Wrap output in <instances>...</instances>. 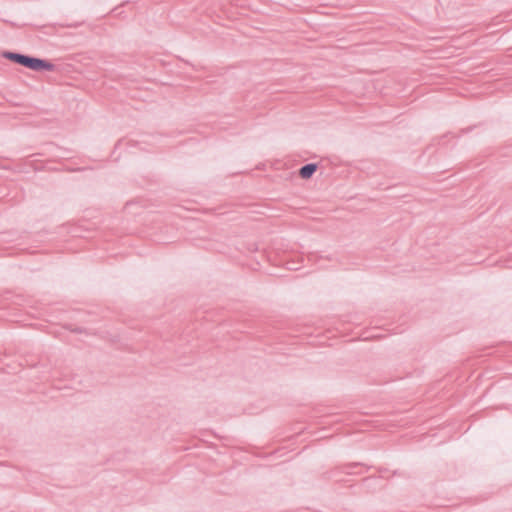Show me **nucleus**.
Masks as SVG:
<instances>
[{"label":"nucleus","mask_w":512,"mask_h":512,"mask_svg":"<svg viewBox=\"0 0 512 512\" xmlns=\"http://www.w3.org/2000/svg\"><path fill=\"white\" fill-rule=\"evenodd\" d=\"M55 64L52 63L48 59L39 58L36 56H31L30 62L28 65V69L36 72H44V71H54L55 70Z\"/></svg>","instance_id":"f257e3e1"},{"label":"nucleus","mask_w":512,"mask_h":512,"mask_svg":"<svg viewBox=\"0 0 512 512\" xmlns=\"http://www.w3.org/2000/svg\"><path fill=\"white\" fill-rule=\"evenodd\" d=\"M318 169L317 163H307L300 167L298 174L302 179H310Z\"/></svg>","instance_id":"f03ea898"},{"label":"nucleus","mask_w":512,"mask_h":512,"mask_svg":"<svg viewBox=\"0 0 512 512\" xmlns=\"http://www.w3.org/2000/svg\"><path fill=\"white\" fill-rule=\"evenodd\" d=\"M83 330H84L83 328H81V327H77V328H75L73 331H74L75 333H82V332H83Z\"/></svg>","instance_id":"423d86ee"},{"label":"nucleus","mask_w":512,"mask_h":512,"mask_svg":"<svg viewBox=\"0 0 512 512\" xmlns=\"http://www.w3.org/2000/svg\"><path fill=\"white\" fill-rule=\"evenodd\" d=\"M31 56L32 55L23 54L22 57H21L19 65L23 66L25 68H28Z\"/></svg>","instance_id":"39448f33"},{"label":"nucleus","mask_w":512,"mask_h":512,"mask_svg":"<svg viewBox=\"0 0 512 512\" xmlns=\"http://www.w3.org/2000/svg\"><path fill=\"white\" fill-rule=\"evenodd\" d=\"M361 465H362V463H360V462L348 463L342 467V471L347 474H353L354 472L352 471V469L355 467L361 466Z\"/></svg>","instance_id":"20e7f679"},{"label":"nucleus","mask_w":512,"mask_h":512,"mask_svg":"<svg viewBox=\"0 0 512 512\" xmlns=\"http://www.w3.org/2000/svg\"><path fill=\"white\" fill-rule=\"evenodd\" d=\"M2 55L5 59L19 65L23 53L14 51H4Z\"/></svg>","instance_id":"7ed1b4c3"}]
</instances>
